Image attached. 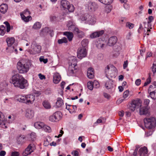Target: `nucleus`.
Returning <instances> with one entry per match:
<instances>
[{
  "label": "nucleus",
  "mask_w": 156,
  "mask_h": 156,
  "mask_svg": "<svg viewBox=\"0 0 156 156\" xmlns=\"http://www.w3.org/2000/svg\"><path fill=\"white\" fill-rule=\"evenodd\" d=\"M61 79V76L59 73H56L54 74L53 78V81L54 83H58L60 81Z\"/></svg>",
  "instance_id": "24"
},
{
  "label": "nucleus",
  "mask_w": 156,
  "mask_h": 156,
  "mask_svg": "<svg viewBox=\"0 0 156 156\" xmlns=\"http://www.w3.org/2000/svg\"><path fill=\"white\" fill-rule=\"evenodd\" d=\"M61 5L63 9H67L69 12H73L74 10V6L72 4H70L66 0H62L61 2Z\"/></svg>",
  "instance_id": "7"
},
{
  "label": "nucleus",
  "mask_w": 156,
  "mask_h": 156,
  "mask_svg": "<svg viewBox=\"0 0 156 156\" xmlns=\"http://www.w3.org/2000/svg\"><path fill=\"white\" fill-rule=\"evenodd\" d=\"M87 76L90 79H92L94 78V70L92 68H90L88 69Z\"/></svg>",
  "instance_id": "28"
},
{
  "label": "nucleus",
  "mask_w": 156,
  "mask_h": 156,
  "mask_svg": "<svg viewBox=\"0 0 156 156\" xmlns=\"http://www.w3.org/2000/svg\"><path fill=\"white\" fill-rule=\"evenodd\" d=\"M44 123L41 122H37L34 124L35 128L37 129H42Z\"/></svg>",
  "instance_id": "37"
},
{
  "label": "nucleus",
  "mask_w": 156,
  "mask_h": 156,
  "mask_svg": "<svg viewBox=\"0 0 156 156\" xmlns=\"http://www.w3.org/2000/svg\"><path fill=\"white\" fill-rule=\"evenodd\" d=\"M151 81V79L150 76H149L148 78L147 79L146 82L144 83V86H146L149 84Z\"/></svg>",
  "instance_id": "54"
},
{
  "label": "nucleus",
  "mask_w": 156,
  "mask_h": 156,
  "mask_svg": "<svg viewBox=\"0 0 156 156\" xmlns=\"http://www.w3.org/2000/svg\"><path fill=\"white\" fill-rule=\"evenodd\" d=\"M95 5L96 4L94 3L91 2H88L87 4V6L89 10H94Z\"/></svg>",
  "instance_id": "31"
},
{
  "label": "nucleus",
  "mask_w": 156,
  "mask_h": 156,
  "mask_svg": "<svg viewBox=\"0 0 156 156\" xmlns=\"http://www.w3.org/2000/svg\"><path fill=\"white\" fill-rule=\"evenodd\" d=\"M118 39L117 37L115 36L110 37L108 39L107 45L109 46H113L117 43Z\"/></svg>",
  "instance_id": "14"
},
{
  "label": "nucleus",
  "mask_w": 156,
  "mask_h": 156,
  "mask_svg": "<svg viewBox=\"0 0 156 156\" xmlns=\"http://www.w3.org/2000/svg\"><path fill=\"white\" fill-rule=\"evenodd\" d=\"M147 147H144L140 148L138 151V154L140 156H145L147 153Z\"/></svg>",
  "instance_id": "21"
},
{
  "label": "nucleus",
  "mask_w": 156,
  "mask_h": 156,
  "mask_svg": "<svg viewBox=\"0 0 156 156\" xmlns=\"http://www.w3.org/2000/svg\"><path fill=\"white\" fill-rule=\"evenodd\" d=\"M154 20V17L152 16H149L147 19V23L148 28H145V29L147 30L146 33H145L144 34H147L148 35H149L148 32L150 31V29H151V22Z\"/></svg>",
  "instance_id": "15"
},
{
  "label": "nucleus",
  "mask_w": 156,
  "mask_h": 156,
  "mask_svg": "<svg viewBox=\"0 0 156 156\" xmlns=\"http://www.w3.org/2000/svg\"><path fill=\"white\" fill-rule=\"evenodd\" d=\"M4 116L2 113L0 112V126L3 128H6L5 121L3 119Z\"/></svg>",
  "instance_id": "22"
},
{
  "label": "nucleus",
  "mask_w": 156,
  "mask_h": 156,
  "mask_svg": "<svg viewBox=\"0 0 156 156\" xmlns=\"http://www.w3.org/2000/svg\"><path fill=\"white\" fill-rule=\"evenodd\" d=\"M42 129L45 131L47 132H50L51 131V127L47 125L44 124Z\"/></svg>",
  "instance_id": "42"
},
{
  "label": "nucleus",
  "mask_w": 156,
  "mask_h": 156,
  "mask_svg": "<svg viewBox=\"0 0 156 156\" xmlns=\"http://www.w3.org/2000/svg\"><path fill=\"white\" fill-rule=\"evenodd\" d=\"M8 6L5 4H2L0 5V11L3 14H5L7 11Z\"/></svg>",
  "instance_id": "25"
},
{
  "label": "nucleus",
  "mask_w": 156,
  "mask_h": 156,
  "mask_svg": "<svg viewBox=\"0 0 156 156\" xmlns=\"http://www.w3.org/2000/svg\"><path fill=\"white\" fill-rule=\"evenodd\" d=\"M151 130H149L145 132V136L146 137L149 136L151 135L153 131V129H150Z\"/></svg>",
  "instance_id": "50"
},
{
  "label": "nucleus",
  "mask_w": 156,
  "mask_h": 156,
  "mask_svg": "<svg viewBox=\"0 0 156 156\" xmlns=\"http://www.w3.org/2000/svg\"><path fill=\"white\" fill-rule=\"evenodd\" d=\"M63 34L67 37L69 41H71L72 40L73 37V34L72 33L69 32H65L63 33Z\"/></svg>",
  "instance_id": "32"
},
{
  "label": "nucleus",
  "mask_w": 156,
  "mask_h": 156,
  "mask_svg": "<svg viewBox=\"0 0 156 156\" xmlns=\"http://www.w3.org/2000/svg\"><path fill=\"white\" fill-rule=\"evenodd\" d=\"M133 103L134 104L136 107H140L142 105V101L140 99L134 100L132 101Z\"/></svg>",
  "instance_id": "39"
},
{
  "label": "nucleus",
  "mask_w": 156,
  "mask_h": 156,
  "mask_svg": "<svg viewBox=\"0 0 156 156\" xmlns=\"http://www.w3.org/2000/svg\"><path fill=\"white\" fill-rule=\"evenodd\" d=\"M126 27L128 28L129 29H132L134 27V25L129 22H127L126 23Z\"/></svg>",
  "instance_id": "49"
},
{
  "label": "nucleus",
  "mask_w": 156,
  "mask_h": 156,
  "mask_svg": "<svg viewBox=\"0 0 156 156\" xmlns=\"http://www.w3.org/2000/svg\"><path fill=\"white\" fill-rule=\"evenodd\" d=\"M105 72L106 76L108 79L115 78L117 75V70L116 68L112 65H108L106 67Z\"/></svg>",
  "instance_id": "3"
},
{
  "label": "nucleus",
  "mask_w": 156,
  "mask_h": 156,
  "mask_svg": "<svg viewBox=\"0 0 156 156\" xmlns=\"http://www.w3.org/2000/svg\"><path fill=\"white\" fill-rule=\"evenodd\" d=\"M78 29L75 24L68 28L69 30L73 31L74 33L76 31H78Z\"/></svg>",
  "instance_id": "40"
},
{
  "label": "nucleus",
  "mask_w": 156,
  "mask_h": 156,
  "mask_svg": "<svg viewBox=\"0 0 156 156\" xmlns=\"http://www.w3.org/2000/svg\"><path fill=\"white\" fill-rule=\"evenodd\" d=\"M30 12L28 9H25L22 12L20 13V15H23L24 16H30Z\"/></svg>",
  "instance_id": "44"
},
{
  "label": "nucleus",
  "mask_w": 156,
  "mask_h": 156,
  "mask_svg": "<svg viewBox=\"0 0 156 156\" xmlns=\"http://www.w3.org/2000/svg\"><path fill=\"white\" fill-rule=\"evenodd\" d=\"M12 83L15 87L21 89L26 88L28 85L27 81L21 75L17 74L12 78Z\"/></svg>",
  "instance_id": "1"
},
{
  "label": "nucleus",
  "mask_w": 156,
  "mask_h": 156,
  "mask_svg": "<svg viewBox=\"0 0 156 156\" xmlns=\"http://www.w3.org/2000/svg\"><path fill=\"white\" fill-rule=\"evenodd\" d=\"M35 149V147L34 144H30L23 152V155L24 156H27L33 152Z\"/></svg>",
  "instance_id": "10"
},
{
  "label": "nucleus",
  "mask_w": 156,
  "mask_h": 156,
  "mask_svg": "<svg viewBox=\"0 0 156 156\" xmlns=\"http://www.w3.org/2000/svg\"><path fill=\"white\" fill-rule=\"evenodd\" d=\"M28 140L25 136L20 135L17 138V143L19 144H22L26 142Z\"/></svg>",
  "instance_id": "19"
},
{
  "label": "nucleus",
  "mask_w": 156,
  "mask_h": 156,
  "mask_svg": "<svg viewBox=\"0 0 156 156\" xmlns=\"http://www.w3.org/2000/svg\"><path fill=\"white\" fill-rule=\"evenodd\" d=\"M15 38L13 37H8L6 39V42L8 46H11L14 43Z\"/></svg>",
  "instance_id": "34"
},
{
  "label": "nucleus",
  "mask_w": 156,
  "mask_h": 156,
  "mask_svg": "<svg viewBox=\"0 0 156 156\" xmlns=\"http://www.w3.org/2000/svg\"><path fill=\"white\" fill-rule=\"evenodd\" d=\"M87 86L89 90H93L94 87L93 82L91 81L88 82L87 83Z\"/></svg>",
  "instance_id": "47"
},
{
  "label": "nucleus",
  "mask_w": 156,
  "mask_h": 156,
  "mask_svg": "<svg viewBox=\"0 0 156 156\" xmlns=\"http://www.w3.org/2000/svg\"><path fill=\"white\" fill-rule=\"evenodd\" d=\"M34 112L30 109H27L26 111V117L28 119H31L34 116Z\"/></svg>",
  "instance_id": "26"
},
{
  "label": "nucleus",
  "mask_w": 156,
  "mask_h": 156,
  "mask_svg": "<svg viewBox=\"0 0 156 156\" xmlns=\"http://www.w3.org/2000/svg\"><path fill=\"white\" fill-rule=\"evenodd\" d=\"M42 105L46 109H49L51 108L50 103L48 101L45 100L44 101L42 102Z\"/></svg>",
  "instance_id": "30"
},
{
  "label": "nucleus",
  "mask_w": 156,
  "mask_h": 156,
  "mask_svg": "<svg viewBox=\"0 0 156 156\" xmlns=\"http://www.w3.org/2000/svg\"><path fill=\"white\" fill-rule=\"evenodd\" d=\"M31 66L30 63L26 59H21L17 63V68L20 73H27Z\"/></svg>",
  "instance_id": "2"
},
{
  "label": "nucleus",
  "mask_w": 156,
  "mask_h": 156,
  "mask_svg": "<svg viewBox=\"0 0 156 156\" xmlns=\"http://www.w3.org/2000/svg\"><path fill=\"white\" fill-rule=\"evenodd\" d=\"M132 94H130L129 91V90H126L125 91L123 94V98L124 99L128 98L129 96H131Z\"/></svg>",
  "instance_id": "41"
},
{
  "label": "nucleus",
  "mask_w": 156,
  "mask_h": 156,
  "mask_svg": "<svg viewBox=\"0 0 156 156\" xmlns=\"http://www.w3.org/2000/svg\"><path fill=\"white\" fill-rule=\"evenodd\" d=\"M139 114L141 115H150V112L149 108L147 106L140 107L139 109Z\"/></svg>",
  "instance_id": "11"
},
{
  "label": "nucleus",
  "mask_w": 156,
  "mask_h": 156,
  "mask_svg": "<svg viewBox=\"0 0 156 156\" xmlns=\"http://www.w3.org/2000/svg\"><path fill=\"white\" fill-rule=\"evenodd\" d=\"M150 101L149 99H145L144 103V105H145V106L147 107L149 104Z\"/></svg>",
  "instance_id": "58"
},
{
  "label": "nucleus",
  "mask_w": 156,
  "mask_h": 156,
  "mask_svg": "<svg viewBox=\"0 0 156 156\" xmlns=\"http://www.w3.org/2000/svg\"><path fill=\"white\" fill-rule=\"evenodd\" d=\"M62 116V115L61 112L57 111L49 117V120L52 122H57L61 119Z\"/></svg>",
  "instance_id": "8"
},
{
  "label": "nucleus",
  "mask_w": 156,
  "mask_h": 156,
  "mask_svg": "<svg viewBox=\"0 0 156 156\" xmlns=\"http://www.w3.org/2000/svg\"><path fill=\"white\" fill-rule=\"evenodd\" d=\"M21 18L25 22H28L32 20L31 16H24L21 15Z\"/></svg>",
  "instance_id": "35"
},
{
  "label": "nucleus",
  "mask_w": 156,
  "mask_h": 156,
  "mask_svg": "<svg viewBox=\"0 0 156 156\" xmlns=\"http://www.w3.org/2000/svg\"><path fill=\"white\" fill-rule=\"evenodd\" d=\"M80 19L82 21H85V23L89 25H93L95 23L96 20L93 15H87L86 16H82Z\"/></svg>",
  "instance_id": "5"
},
{
  "label": "nucleus",
  "mask_w": 156,
  "mask_h": 156,
  "mask_svg": "<svg viewBox=\"0 0 156 156\" xmlns=\"http://www.w3.org/2000/svg\"><path fill=\"white\" fill-rule=\"evenodd\" d=\"M72 106L73 109L71 110L70 111H69V112L70 113H75L76 111V110L77 108L76 105H72Z\"/></svg>",
  "instance_id": "57"
},
{
  "label": "nucleus",
  "mask_w": 156,
  "mask_h": 156,
  "mask_svg": "<svg viewBox=\"0 0 156 156\" xmlns=\"http://www.w3.org/2000/svg\"><path fill=\"white\" fill-rule=\"evenodd\" d=\"M50 20L54 23H56L59 21H61L64 19L63 16H51L50 17Z\"/></svg>",
  "instance_id": "17"
},
{
  "label": "nucleus",
  "mask_w": 156,
  "mask_h": 156,
  "mask_svg": "<svg viewBox=\"0 0 156 156\" xmlns=\"http://www.w3.org/2000/svg\"><path fill=\"white\" fill-rule=\"evenodd\" d=\"M75 33L77 34L78 37L79 38H82L84 36V33L83 31L80 30L79 29H78V31H76Z\"/></svg>",
  "instance_id": "43"
},
{
  "label": "nucleus",
  "mask_w": 156,
  "mask_h": 156,
  "mask_svg": "<svg viewBox=\"0 0 156 156\" xmlns=\"http://www.w3.org/2000/svg\"><path fill=\"white\" fill-rule=\"evenodd\" d=\"M113 81L112 80L108 79V80L106 81L105 83V87L107 89L112 88L113 87Z\"/></svg>",
  "instance_id": "29"
},
{
  "label": "nucleus",
  "mask_w": 156,
  "mask_h": 156,
  "mask_svg": "<svg viewBox=\"0 0 156 156\" xmlns=\"http://www.w3.org/2000/svg\"><path fill=\"white\" fill-rule=\"evenodd\" d=\"M7 85L5 83H1L0 84V90L1 91L2 90H3L5 89Z\"/></svg>",
  "instance_id": "52"
},
{
  "label": "nucleus",
  "mask_w": 156,
  "mask_h": 156,
  "mask_svg": "<svg viewBox=\"0 0 156 156\" xmlns=\"http://www.w3.org/2000/svg\"><path fill=\"white\" fill-rule=\"evenodd\" d=\"M4 23L6 25V27L7 32H9L10 30V27L9 23L7 21L4 22Z\"/></svg>",
  "instance_id": "53"
},
{
  "label": "nucleus",
  "mask_w": 156,
  "mask_h": 156,
  "mask_svg": "<svg viewBox=\"0 0 156 156\" xmlns=\"http://www.w3.org/2000/svg\"><path fill=\"white\" fill-rule=\"evenodd\" d=\"M11 98H6L4 100V102L5 103H10L11 102Z\"/></svg>",
  "instance_id": "63"
},
{
  "label": "nucleus",
  "mask_w": 156,
  "mask_h": 156,
  "mask_svg": "<svg viewBox=\"0 0 156 156\" xmlns=\"http://www.w3.org/2000/svg\"><path fill=\"white\" fill-rule=\"evenodd\" d=\"M144 122L145 127L149 129H153L155 126L156 120L154 117L145 118Z\"/></svg>",
  "instance_id": "4"
},
{
  "label": "nucleus",
  "mask_w": 156,
  "mask_h": 156,
  "mask_svg": "<svg viewBox=\"0 0 156 156\" xmlns=\"http://www.w3.org/2000/svg\"><path fill=\"white\" fill-rule=\"evenodd\" d=\"M76 69L75 67L69 66L68 69L67 71V74L69 76H72L74 73V71Z\"/></svg>",
  "instance_id": "33"
},
{
  "label": "nucleus",
  "mask_w": 156,
  "mask_h": 156,
  "mask_svg": "<svg viewBox=\"0 0 156 156\" xmlns=\"http://www.w3.org/2000/svg\"><path fill=\"white\" fill-rule=\"evenodd\" d=\"M111 6H107L105 8V11L107 13L110 12L111 10Z\"/></svg>",
  "instance_id": "61"
},
{
  "label": "nucleus",
  "mask_w": 156,
  "mask_h": 156,
  "mask_svg": "<svg viewBox=\"0 0 156 156\" xmlns=\"http://www.w3.org/2000/svg\"><path fill=\"white\" fill-rule=\"evenodd\" d=\"M26 99L25 103L27 105L32 104L35 98V96L33 94L26 95Z\"/></svg>",
  "instance_id": "13"
},
{
  "label": "nucleus",
  "mask_w": 156,
  "mask_h": 156,
  "mask_svg": "<svg viewBox=\"0 0 156 156\" xmlns=\"http://www.w3.org/2000/svg\"><path fill=\"white\" fill-rule=\"evenodd\" d=\"M6 32L5 27L3 25H1L0 26V35H3Z\"/></svg>",
  "instance_id": "45"
},
{
  "label": "nucleus",
  "mask_w": 156,
  "mask_h": 156,
  "mask_svg": "<svg viewBox=\"0 0 156 156\" xmlns=\"http://www.w3.org/2000/svg\"><path fill=\"white\" fill-rule=\"evenodd\" d=\"M136 107L135 105L132 102L130 106V109L132 111H133L135 110Z\"/></svg>",
  "instance_id": "56"
},
{
  "label": "nucleus",
  "mask_w": 156,
  "mask_h": 156,
  "mask_svg": "<svg viewBox=\"0 0 156 156\" xmlns=\"http://www.w3.org/2000/svg\"><path fill=\"white\" fill-rule=\"evenodd\" d=\"M42 32L45 33H51L53 31L52 30H51L49 28L46 27L42 30Z\"/></svg>",
  "instance_id": "48"
},
{
  "label": "nucleus",
  "mask_w": 156,
  "mask_h": 156,
  "mask_svg": "<svg viewBox=\"0 0 156 156\" xmlns=\"http://www.w3.org/2000/svg\"><path fill=\"white\" fill-rule=\"evenodd\" d=\"M113 0H105V5H109L113 2Z\"/></svg>",
  "instance_id": "62"
},
{
  "label": "nucleus",
  "mask_w": 156,
  "mask_h": 156,
  "mask_svg": "<svg viewBox=\"0 0 156 156\" xmlns=\"http://www.w3.org/2000/svg\"><path fill=\"white\" fill-rule=\"evenodd\" d=\"M41 46L35 42H33L31 44L29 51L31 54H35L39 53L41 51Z\"/></svg>",
  "instance_id": "6"
},
{
  "label": "nucleus",
  "mask_w": 156,
  "mask_h": 156,
  "mask_svg": "<svg viewBox=\"0 0 156 156\" xmlns=\"http://www.w3.org/2000/svg\"><path fill=\"white\" fill-rule=\"evenodd\" d=\"M96 46L98 49H104L105 48L106 45L105 44V41L101 40L98 41Z\"/></svg>",
  "instance_id": "23"
},
{
  "label": "nucleus",
  "mask_w": 156,
  "mask_h": 156,
  "mask_svg": "<svg viewBox=\"0 0 156 156\" xmlns=\"http://www.w3.org/2000/svg\"><path fill=\"white\" fill-rule=\"evenodd\" d=\"M87 49L86 48L79 49L77 51V56L78 58L81 59L85 57L87 53Z\"/></svg>",
  "instance_id": "12"
},
{
  "label": "nucleus",
  "mask_w": 156,
  "mask_h": 156,
  "mask_svg": "<svg viewBox=\"0 0 156 156\" xmlns=\"http://www.w3.org/2000/svg\"><path fill=\"white\" fill-rule=\"evenodd\" d=\"M104 33V31L101 30L93 32L90 35L91 38H94L101 36Z\"/></svg>",
  "instance_id": "20"
},
{
  "label": "nucleus",
  "mask_w": 156,
  "mask_h": 156,
  "mask_svg": "<svg viewBox=\"0 0 156 156\" xmlns=\"http://www.w3.org/2000/svg\"><path fill=\"white\" fill-rule=\"evenodd\" d=\"M121 44L118 42L113 46L114 52L115 54V56L118 55L119 54V51L121 49Z\"/></svg>",
  "instance_id": "16"
},
{
  "label": "nucleus",
  "mask_w": 156,
  "mask_h": 156,
  "mask_svg": "<svg viewBox=\"0 0 156 156\" xmlns=\"http://www.w3.org/2000/svg\"><path fill=\"white\" fill-rule=\"evenodd\" d=\"M153 66L152 67V71L154 73L156 72V62L153 63Z\"/></svg>",
  "instance_id": "59"
},
{
  "label": "nucleus",
  "mask_w": 156,
  "mask_h": 156,
  "mask_svg": "<svg viewBox=\"0 0 156 156\" xmlns=\"http://www.w3.org/2000/svg\"><path fill=\"white\" fill-rule=\"evenodd\" d=\"M41 25V23L39 22H36L34 25L33 28L35 29H38L40 28Z\"/></svg>",
  "instance_id": "46"
},
{
  "label": "nucleus",
  "mask_w": 156,
  "mask_h": 156,
  "mask_svg": "<svg viewBox=\"0 0 156 156\" xmlns=\"http://www.w3.org/2000/svg\"><path fill=\"white\" fill-rule=\"evenodd\" d=\"M17 100L20 102L25 103L26 96V95H19L16 96Z\"/></svg>",
  "instance_id": "27"
},
{
  "label": "nucleus",
  "mask_w": 156,
  "mask_h": 156,
  "mask_svg": "<svg viewBox=\"0 0 156 156\" xmlns=\"http://www.w3.org/2000/svg\"><path fill=\"white\" fill-rule=\"evenodd\" d=\"M103 95L105 98L107 99H108L109 100L110 99L111 96L109 94L105 93H104L103 94Z\"/></svg>",
  "instance_id": "64"
},
{
  "label": "nucleus",
  "mask_w": 156,
  "mask_h": 156,
  "mask_svg": "<svg viewBox=\"0 0 156 156\" xmlns=\"http://www.w3.org/2000/svg\"><path fill=\"white\" fill-rule=\"evenodd\" d=\"M94 87L95 88H98L100 87V84L99 82L97 81H94V82H93Z\"/></svg>",
  "instance_id": "55"
},
{
  "label": "nucleus",
  "mask_w": 156,
  "mask_h": 156,
  "mask_svg": "<svg viewBox=\"0 0 156 156\" xmlns=\"http://www.w3.org/2000/svg\"><path fill=\"white\" fill-rule=\"evenodd\" d=\"M69 65L75 67L77 65V61L76 57L74 56H71L69 58Z\"/></svg>",
  "instance_id": "18"
},
{
  "label": "nucleus",
  "mask_w": 156,
  "mask_h": 156,
  "mask_svg": "<svg viewBox=\"0 0 156 156\" xmlns=\"http://www.w3.org/2000/svg\"><path fill=\"white\" fill-rule=\"evenodd\" d=\"M63 105V101L60 98H57V101L56 103V105L57 107H60Z\"/></svg>",
  "instance_id": "38"
},
{
  "label": "nucleus",
  "mask_w": 156,
  "mask_h": 156,
  "mask_svg": "<svg viewBox=\"0 0 156 156\" xmlns=\"http://www.w3.org/2000/svg\"><path fill=\"white\" fill-rule=\"evenodd\" d=\"M88 40L87 39H83L81 42V44L83 48H87V45L88 43Z\"/></svg>",
  "instance_id": "36"
},
{
  "label": "nucleus",
  "mask_w": 156,
  "mask_h": 156,
  "mask_svg": "<svg viewBox=\"0 0 156 156\" xmlns=\"http://www.w3.org/2000/svg\"><path fill=\"white\" fill-rule=\"evenodd\" d=\"M148 92L151 98L154 100L156 99V86L151 85L149 88Z\"/></svg>",
  "instance_id": "9"
},
{
  "label": "nucleus",
  "mask_w": 156,
  "mask_h": 156,
  "mask_svg": "<svg viewBox=\"0 0 156 156\" xmlns=\"http://www.w3.org/2000/svg\"><path fill=\"white\" fill-rule=\"evenodd\" d=\"M71 154L73 156H78L79 152L77 151L74 150L73 151L71 152Z\"/></svg>",
  "instance_id": "60"
},
{
  "label": "nucleus",
  "mask_w": 156,
  "mask_h": 156,
  "mask_svg": "<svg viewBox=\"0 0 156 156\" xmlns=\"http://www.w3.org/2000/svg\"><path fill=\"white\" fill-rule=\"evenodd\" d=\"M58 42L59 44L66 43L67 42V40L66 38L64 37L62 39L58 40Z\"/></svg>",
  "instance_id": "51"
}]
</instances>
